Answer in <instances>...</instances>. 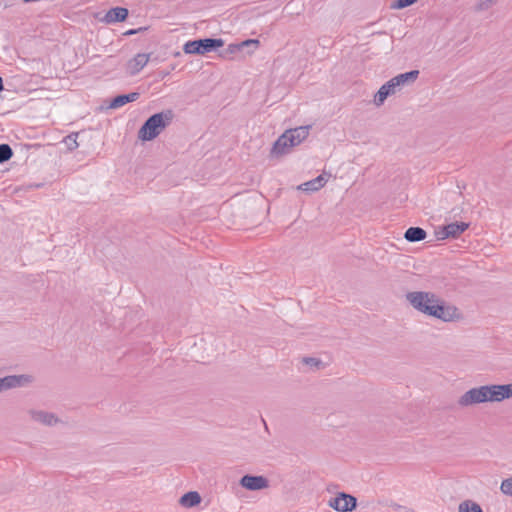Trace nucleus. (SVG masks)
I'll use <instances>...</instances> for the list:
<instances>
[{
  "mask_svg": "<svg viewBox=\"0 0 512 512\" xmlns=\"http://www.w3.org/2000/svg\"><path fill=\"white\" fill-rule=\"evenodd\" d=\"M510 398H512V383L488 384L467 390L459 397L458 405L466 408L488 402H502Z\"/></svg>",
  "mask_w": 512,
  "mask_h": 512,
  "instance_id": "obj_2",
  "label": "nucleus"
},
{
  "mask_svg": "<svg viewBox=\"0 0 512 512\" xmlns=\"http://www.w3.org/2000/svg\"><path fill=\"white\" fill-rule=\"evenodd\" d=\"M327 180L326 174H321L310 181L300 184L298 189L305 192H316L326 184Z\"/></svg>",
  "mask_w": 512,
  "mask_h": 512,
  "instance_id": "obj_13",
  "label": "nucleus"
},
{
  "mask_svg": "<svg viewBox=\"0 0 512 512\" xmlns=\"http://www.w3.org/2000/svg\"><path fill=\"white\" fill-rule=\"evenodd\" d=\"M128 16V10L123 7L111 8L105 15L107 23H116L124 21Z\"/></svg>",
  "mask_w": 512,
  "mask_h": 512,
  "instance_id": "obj_14",
  "label": "nucleus"
},
{
  "mask_svg": "<svg viewBox=\"0 0 512 512\" xmlns=\"http://www.w3.org/2000/svg\"><path fill=\"white\" fill-rule=\"evenodd\" d=\"M304 362L311 366H318L320 364V361L316 358H305Z\"/></svg>",
  "mask_w": 512,
  "mask_h": 512,
  "instance_id": "obj_24",
  "label": "nucleus"
},
{
  "mask_svg": "<svg viewBox=\"0 0 512 512\" xmlns=\"http://www.w3.org/2000/svg\"><path fill=\"white\" fill-rule=\"evenodd\" d=\"M328 505L337 512H350L356 508L357 499L350 494L341 492L336 497L331 498Z\"/></svg>",
  "mask_w": 512,
  "mask_h": 512,
  "instance_id": "obj_7",
  "label": "nucleus"
},
{
  "mask_svg": "<svg viewBox=\"0 0 512 512\" xmlns=\"http://www.w3.org/2000/svg\"><path fill=\"white\" fill-rule=\"evenodd\" d=\"M426 231L420 227H410L406 230L404 238L408 242H418L426 238Z\"/></svg>",
  "mask_w": 512,
  "mask_h": 512,
  "instance_id": "obj_16",
  "label": "nucleus"
},
{
  "mask_svg": "<svg viewBox=\"0 0 512 512\" xmlns=\"http://www.w3.org/2000/svg\"><path fill=\"white\" fill-rule=\"evenodd\" d=\"M497 0H478L475 5V10L478 12L486 11L490 9L493 5H495Z\"/></svg>",
  "mask_w": 512,
  "mask_h": 512,
  "instance_id": "obj_21",
  "label": "nucleus"
},
{
  "mask_svg": "<svg viewBox=\"0 0 512 512\" xmlns=\"http://www.w3.org/2000/svg\"><path fill=\"white\" fill-rule=\"evenodd\" d=\"M409 304L418 312L444 322L458 318V310L446 305L436 294L424 291H414L406 294Z\"/></svg>",
  "mask_w": 512,
  "mask_h": 512,
  "instance_id": "obj_1",
  "label": "nucleus"
},
{
  "mask_svg": "<svg viewBox=\"0 0 512 512\" xmlns=\"http://www.w3.org/2000/svg\"><path fill=\"white\" fill-rule=\"evenodd\" d=\"M32 381V376L25 374L5 376L0 378V393L12 388L26 386Z\"/></svg>",
  "mask_w": 512,
  "mask_h": 512,
  "instance_id": "obj_8",
  "label": "nucleus"
},
{
  "mask_svg": "<svg viewBox=\"0 0 512 512\" xmlns=\"http://www.w3.org/2000/svg\"><path fill=\"white\" fill-rule=\"evenodd\" d=\"M259 43L258 40H246L242 43L243 46H249V45H254V46H257Z\"/></svg>",
  "mask_w": 512,
  "mask_h": 512,
  "instance_id": "obj_25",
  "label": "nucleus"
},
{
  "mask_svg": "<svg viewBox=\"0 0 512 512\" xmlns=\"http://www.w3.org/2000/svg\"><path fill=\"white\" fill-rule=\"evenodd\" d=\"M139 98V93L132 92L129 94H122L116 96L109 104V108L111 109H117L120 108L127 103L134 102Z\"/></svg>",
  "mask_w": 512,
  "mask_h": 512,
  "instance_id": "obj_15",
  "label": "nucleus"
},
{
  "mask_svg": "<svg viewBox=\"0 0 512 512\" xmlns=\"http://www.w3.org/2000/svg\"><path fill=\"white\" fill-rule=\"evenodd\" d=\"M240 485L250 491H258L269 486L267 478L264 476L244 475L240 479Z\"/></svg>",
  "mask_w": 512,
  "mask_h": 512,
  "instance_id": "obj_10",
  "label": "nucleus"
},
{
  "mask_svg": "<svg viewBox=\"0 0 512 512\" xmlns=\"http://www.w3.org/2000/svg\"><path fill=\"white\" fill-rule=\"evenodd\" d=\"M417 0H397L393 5L392 8L394 9H403L405 7H408L412 4H414Z\"/></svg>",
  "mask_w": 512,
  "mask_h": 512,
  "instance_id": "obj_23",
  "label": "nucleus"
},
{
  "mask_svg": "<svg viewBox=\"0 0 512 512\" xmlns=\"http://www.w3.org/2000/svg\"><path fill=\"white\" fill-rule=\"evenodd\" d=\"M77 137V133H72L64 138V143L69 150H74L78 147Z\"/></svg>",
  "mask_w": 512,
  "mask_h": 512,
  "instance_id": "obj_22",
  "label": "nucleus"
},
{
  "mask_svg": "<svg viewBox=\"0 0 512 512\" xmlns=\"http://www.w3.org/2000/svg\"><path fill=\"white\" fill-rule=\"evenodd\" d=\"M459 512H483L481 506L473 500H464L458 506Z\"/></svg>",
  "mask_w": 512,
  "mask_h": 512,
  "instance_id": "obj_18",
  "label": "nucleus"
},
{
  "mask_svg": "<svg viewBox=\"0 0 512 512\" xmlns=\"http://www.w3.org/2000/svg\"><path fill=\"white\" fill-rule=\"evenodd\" d=\"M310 129V125L287 129L274 142L270 150V157L279 158L289 154L294 147L300 145L309 136Z\"/></svg>",
  "mask_w": 512,
  "mask_h": 512,
  "instance_id": "obj_3",
  "label": "nucleus"
},
{
  "mask_svg": "<svg viewBox=\"0 0 512 512\" xmlns=\"http://www.w3.org/2000/svg\"><path fill=\"white\" fill-rule=\"evenodd\" d=\"M468 228L465 222L450 223L446 226L439 228L436 231V238L438 240H445L447 238H456Z\"/></svg>",
  "mask_w": 512,
  "mask_h": 512,
  "instance_id": "obj_9",
  "label": "nucleus"
},
{
  "mask_svg": "<svg viewBox=\"0 0 512 512\" xmlns=\"http://www.w3.org/2000/svg\"><path fill=\"white\" fill-rule=\"evenodd\" d=\"M200 501H201V497L198 494V492H195V491H191V492L184 494L180 499V503L184 507H193V506L199 504Z\"/></svg>",
  "mask_w": 512,
  "mask_h": 512,
  "instance_id": "obj_17",
  "label": "nucleus"
},
{
  "mask_svg": "<svg viewBox=\"0 0 512 512\" xmlns=\"http://www.w3.org/2000/svg\"><path fill=\"white\" fill-rule=\"evenodd\" d=\"M500 491L502 494L512 497V477L502 480L500 484Z\"/></svg>",
  "mask_w": 512,
  "mask_h": 512,
  "instance_id": "obj_20",
  "label": "nucleus"
},
{
  "mask_svg": "<svg viewBox=\"0 0 512 512\" xmlns=\"http://www.w3.org/2000/svg\"><path fill=\"white\" fill-rule=\"evenodd\" d=\"M3 90H4L3 79H2V77H0V92H2Z\"/></svg>",
  "mask_w": 512,
  "mask_h": 512,
  "instance_id": "obj_26",
  "label": "nucleus"
},
{
  "mask_svg": "<svg viewBox=\"0 0 512 512\" xmlns=\"http://www.w3.org/2000/svg\"><path fill=\"white\" fill-rule=\"evenodd\" d=\"M173 112L165 110L150 116L138 132V138L142 141L155 139L173 120Z\"/></svg>",
  "mask_w": 512,
  "mask_h": 512,
  "instance_id": "obj_5",
  "label": "nucleus"
},
{
  "mask_svg": "<svg viewBox=\"0 0 512 512\" xmlns=\"http://www.w3.org/2000/svg\"><path fill=\"white\" fill-rule=\"evenodd\" d=\"M418 75V70H412L393 77L383 84L375 94L373 100L374 104L377 107H380L389 96L399 92L405 85L413 83L417 79Z\"/></svg>",
  "mask_w": 512,
  "mask_h": 512,
  "instance_id": "obj_4",
  "label": "nucleus"
},
{
  "mask_svg": "<svg viewBox=\"0 0 512 512\" xmlns=\"http://www.w3.org/2000/svg\"><path fill=\"white\" fill-rule=\"evenodd\" d=\"M224 45L222 39L205 38L185 43L183 50L186 54H206Z\"/></svg>",
  "mask_w": 512,
  "mask_h": 512,
  "instance_id": "obj_6",
  "label": "nucleus"
},
{
  "mask_svg": "<svg viewBox=\"0 0 512 512\" xmlns=\"http://www.w3.org/2000/svg\"><path fill=\"white\" fill-rule=\"evenodd\" d=\"M28 413L33 421L45 426H54L59 422L57 416L51 412L31 409Z\"/></svg>",
  "mask_w": 512,
  "mask_h": 512,
  "instance_id": "obj_11",
  "label": "nucleus"
},
{
  "mask_svg": "<svg viewBox=\"0 0 512 512\" xmlns=\"http://www.w3.org/2000/svg\"><path fill=\"white\" fill-rule=\"evenodd\" d=\"M135 33H136V30H129L128 32H126L127 35H132Z\"/></svg>",
  "mask_w": 512,
  "mask_h": 512,
  "instance_id": "obj_27",
  "label": "nucleus"
},
{
  "mask_svg": "<svg viewBox=\"0 0 512 512\" xmlns=\"http://www.w3.org/2000/svg\"><path fill=\"white\" fill-rule=\"evenodd\" d=\"M150 58L149 54L138 53L133 59L127 63V70L129 74L135 75L139 73L148 63Z\"/></svg>",
  "mask_w": 512,
  "mask_h": 512,
  "instance_id": "obj_12",
  "label": "nucleus"
},
{
  "mask_svg": "<svg viewBox=\"0 0 512 512\" xmlns=\"http://www.w3.org/2000/svg\"><path fill=\"white\" fill-rule=\"evenodd\" d=\"M13 156V151L8 144H0V163L8 161Z\"/></svg>",
  "mask_w": 512,
  "mask_h": 512,
  "instance_id": "obj_19",
  "label": "nucleus"
}]
</instances>
